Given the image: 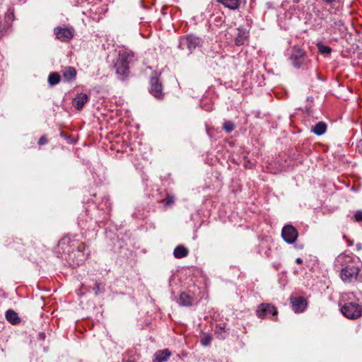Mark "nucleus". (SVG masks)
<instances>
[{"label":"nucleus","instance_id":"1","mask_svg":"<svg viewBox=\"0 0 362 362\" xmlns=\"http://www.w3.org/2000/svg\"><path fill=\"white\" fill-rule=\"evenodd\" d=\"M362 266L360 259L355 255L340 254L334 261V268L339 272L343 282L348 284L356 281Z\"/></svg>","mask_w":362,"mask_h":362},{"label":"nucleus","instance_id":"2","mask_svg":"<svg viewBox=\"0 0 362 362\" xmlns=\"http://www.w3.org/2000/svg\"><path fill=\"white\" fill-rule=\"evenodd\" d=\"M133 55L127 52L119 53V58L115 63L116 73L122 77L127 76L129 64L132 61Z\"/></svg>","mask_w":362,"mask_h":362},{"label":"nucleus","instance_id":"3","mask_svg":"<svg viewBox=\"0 0 362 362\" xmlns=\"http://www.w3.org/2000/svg\"><path fill=\"white\" fill-rule=\"evenodd\" d=\"M202 43V40L199 37L192 34L187 35L180 38L178 48L182 50L188 49V54H190L197 47H200Z\"/></svg>","mask_w":362,"mask_h":362},{"label":"nucleus","instance_id":"4","mask_svg":"<svg viewBox=\"0 0 362 362\" xmlns=\"http://www.w3.org/2000/svg\"><path fill=\"white\" fill-rule=\"evenodd\" d=\"M340 306L341 313L349 319H357L362 315V308L358 303L347 302Z\"/></svg>","mask_w":362,"mask_h":362},{"label":"nucleus","instance_id":"5","mask_svg":"<svg viewBox=\"0 0 362 362\" xmlns=\"http://www.w3.org/2000/svg\"><path fill=\"white\" fill-rule=\"evenodd\" d=\"M305 53L303 49L297 46L293 47L290 56L292 65L295 68L299 69L305 62Z\"/></svg>","mask_w":362,"mask_h":362},{"label":"nucleus","instance_id":"6","mask_svg":"<svg viewBox=\"0 0 362 362\" xmlns=\"http://www.w3.org/2000/svg\"><path fill=\"white\" fill-rule=\"evenodd\" d=\"M276 314V308L270 303H262L256 310V315L261 319L267 317L269 315L275 316Z\"/></svg>","mask_w":362,"mask_h":362},{"label":"nucleus","instance_id":"7","mask_svg":"<svg viewBox=\"0 0 362 362\" xmlns=\"http://www.w3.org/2000/svg\"><path fill=\"white\" fill-rule=\"evenodd\" d=\"M298 233L295 227L291 225L285 226L281 230V236L285 242L292 244L297 240Z\"/></svg>","mask_w":362,"mask_h":362},{"label":"nucleus","instance_id":"8","mask_svg":"<svg viewBox=\"0 0 362 362\" xmlns=\"http://www.w3.org/2000/svg\"><path fill=\"white\" fill-rule=\"evenodd\" d=\"M56 37L62 42L71 40L74 35V30L71 28L57 27L54 30Z\"/></svg>","mask_w":362,"mask_h":362},{"label":"nucleus","instance_id":"9","mask_svg":"<svg viewBox=\"0 0 362 362\" xmlns=\"http://www.w3.org/2000/svg\"><path fill=\"white\" fill-rule=\"evenodd\" d=\"M150 93L157 98H162L163 96L162 85L157 76H152L150 79Z\"/></svg>","mask_w":362,"mask_h":362},{"label":"nucleus","instance_id":"10","mask_svg":"<svg viewBox=\"0 0 362 362\" xmlns=\"http://www.w3.org/2000/svg\"><path fill=\"white\" fill-rule=\"evenodd\" d=\"M291 303L292 310L295 313H302L307 306L306 300L303 297H291Z\"/></svg>","mask_w":362,"mask_h":362},{"label":"nucleus","instance_id":"11","mask_svg":"<svg viewBox=\"0 0 362 362\" xmlns=\"http://www.w3.org/2000/svg\"><path fill=\"white\" fill-rule=\"evenodd\" d=\"M88 96L86 93H81L76 95L73 100V106L76 110H81L84 105L88 102Z\"/></svg>","mask_w":362,"mask_h":362},{"label":"nucleus","instance_id":"12","mask_svg":"<svg viewBox=\"0 0 362 362\" xmlns=\"http://www.w3.org/2000/svg\"><path fill=\"white\" fill-rule=\"evenodd\" d=\"M171 353L168 349L160 350L155 353L153 362H165L170 356Z\"/></svg>","mask_w":362,"mask_h":362},{"label":"nucleus","instance_id":"13","mask_svg":"<svg viewBox=\"0 0 362 362\" xmlns=\"http://www.w3.org/2000/svg\"><path fill=\"white\" fill-rule=\"evenodd\" d=\"M62 76L65 81H71L76 78V71L72 66H66L62 70Z\"/></svg>","mask_w":362,"mask_h":362},{"label":"nucleus","instance_id":"14","mask_svg":"<svg viewBox=\"0 0 362 362\" xmlns=\"http://www.w3.org/2000/svg\"><path fill=\"white\" fill-rule=\"evenodd\" d=\"M327 130V124L324 122H317L312 127L311 131L316 135L320 136L325 133Z\"/></svg>","mask_w":362,"mask_h":362},{"label":"nucleus","instance_id":"15","mask_svg":"<svg viewBox=\"0 0 362 362\" xmlns=\"http://www.w3.org/2000/svg\"><path fill=\"white\" fill-rule=\"evenodd\" d=\"M188 253L189 250L182 245L177 246L173 251V255L178 259L187 257Z\"/></svg>","mask_w":362,"mask_h":362},{"label":"nucleus","instance_id":"16","mask_svg":"<svg viewBox=\"0 0 362 362\" xmlns=\"http://www.w3.org/2000/svg\"><path fill=\"white\" fill-rule=\"evenodd\" d=\"M192 298L185 292L180 295L178 303L182 306H190L192 304Z\"/></svg>","mask_w":362,"mask_h":362},{"label":"nucleus","instance_id":"17","mask_svg":"<svg viewBox=\"0 0 362 362\" xmlns=\"http://www.w3.org/2000/svg\"><path fill=\"white\" fill-rule=\"evenodd\" d=\"M6 318L12 325H16L21 321L18 314L13 310H8L6 311Z\"/></svg>","mask_w":362,"mask_h":362},{"label":"nucleus","instance_id":"18","mask_svg":"<svg viewBox=\"0 0 362 362\" xmlns=\"http://www.w3.org/2000/svg\"><path fill=\"white\" fill-rule=\"evenodd\" d=\"M218 1L231 10L237 9L240 6V0H218Z\"/></svg>","mask_w":362,"mask_h":362},{"label":"nucleus","instance_id":"19","mask_svg":"<svg viewBox=\"0 0 362 362\" xmlns=\"http://www.w3.org/2000/svg\"><path fill=\"white\" fill-rule=\"evenodd\" d=\"M60 81V76L57 72L51 73L48 77V82L49 85L54 86Z\"/></svg>","mask_w":362,"mask_h":362},{"label":"nucleus","instance_id":"20","mask_svg":"<svg viewBox=\"0 0 362 362\" xmlns=\"http://www.w3.org/2000/svg\"><path fill=\"white\" fill-rule=\"evenodd\" d=\"M317 47L319 50V52L321 53V54H330L331 52H332V49L331 47H329V46H327L325 45H324L323 43L322 42H319L317 44Z\"/></svg>","mask_w":362,"mask_h":362},{"label":"nucleus","instance_id":"21","mask_svg":"<svg viewBox=\"0 0 362 362\" xmlns=\"http://www.w3.org/2000/svg\"><path fill=\"white\" fill-rule=\"evenodd\" d=\"M223 130L227 133H230L235 129V124L231 121H226L223 124Z\"/></svg>","mask_w":362,"mask_h":362},{"label":"nucleus","instance_id":"22","mask_svg":"<svg viewBox=\"0 0 362 362\" xmlns=\"http://www.w3.org/2000/svg\"><path fill=\"white\" fill-rule=\"evenodd\" d=\"M160 202L164 203L165 206H170L175 202V197L171 194H167V197L164 199H162Z\"/></svg>","mask_w":362,"mask_h":362},{"label":"nucleus","instance_id":"23","mask_svg":"<svg viewBox=\"0 0 362 362\" xmlns=\"http://www.w3.org/2000/svg\"><path fill=\"white\" fill-rule=\"evenodd\" d=\"M331 21L332 22L331 26L334 28L339 29V30H341V28L344 26L343 21L339 18L336 19L335 18H331Z\"/></svg>","mask_w":362,"mask_h":362},{"label":"nucleus","instance_id":"24","mask_svg":"<svg viewBox=\"0 0 362 362\" xmlns=\"http://www.w3.org/2000/svg\"><path fill=\"white\" fill-rule=\"evenodd\" d=\"M215 332L217 335V337L220 339H225L226 337V332L223 327H217Z\"/></svg>","mask_w":362,"mask_h":362},{"label":"nucleus","instance_id":"25","mask_svg":"<svg viewBox=\"0 0 362 362\" xmlns=\"http://www.w3.org/2000/svg\"><path fill=\"white\" fill-rule=\"evenodd\" d=\"M211 336H205L204 337L202 338L201 339V344L204 346H209L211 344Z\"/></svg>","mask_w":362,"mask_h":362},{"label":"nucleus","instance_id":"26","mask_svg":"<svg viewBox=\"0 0 362 362\" xmlns=\"http://www.w3.org/2000/svg\"><path fill=\"white\" fill-rule=\"evenodd\" d=\"M354 218H355V221H362V211L361 210H358V211H356L355 214H354Z\"/></svg>","mask_w":362,"mask_h":362},{"label":"nucleus","instance_id":"27","mask_svg":"<svg viewBox=\"0 0 362 362\" xmlns=\"http://www.w3.org/2000/svg\"><path fill=\"white\" fill-rule=\"evenodd\" d=\"M47 143V139L45 136H42L38 141V144L40 145H44Z\"/></svg>","mask_w":362,"mask_h":362},{"label":"nucleus","instance_id":"28","mask_svg":"<svg viewBox=\"0 0 362 362\" xmlns=\"http://www.w3.org/2000/svg\"><path fill=\"white\" fill-rule=\"evenodd\" d=\"M93 290L95 291V294H96V295H98L99 293H100V292H101V291H100V284H98V283H96V284H95V286H94V288H93Z\"/></svg>","mask_w":362,"mask_h":362},{"label":"nucleus","instance_id":"29","mask_svg":"<svg viewBox=\"0 0 362 362\" xmlns=\"http://www.w3.org/2000/svg\"><path fill=\"white\" fill-rule=\"evenodd\" d=\"M6 18H8V20H13L14 18L13 12H8Z\"/></svg>","mask_w":362,"mask_h":362},{"label":"nucleus","instance_id":"30","mask_svg":"<svg viewBox=\"0 0 362 362\" xmlns=\"http://www.w3.org/2000/svg\"><path fill=\"white\" fill-rule=\"evenodd\" d=\"M243 43V40H242V38H240V37H237V38L235 39V45H242Z\"/></svg>","mask_w":362,"mask_h":362},{"label":"nucleus","instance_id":"31","mask_svg":"<svg viewBox=\"0 0 362 362\" xmlns=\"http://www.w3.org/2000/svg\"><path fill=\"white\" fill-rule=\"evenodd\" d=\"M5 28L0 24V37H1L4 35Z\"/></svg>","mask_w":362,"mask_h":362},{"label":"nucleus","instance_id":"32","mask_svg":"<svg viewBox=\"0 0 362 362\" xmlns=\"http://www.w3.org/2000/svg\"><path fill=\"white\" fill-rule=\"evenodd\" d=\"M296 262L297 264H301V263L303 262V260H302V259H301V258L298 257V258L296 259Z\"/></svg>","mask_w":362,"mask_h":362},{"label":"nucleus","instance_id":"33","mask_svg":"<svg viewBox=\"0 0 362 362\" xmlns=\"http://www.w3.org/2000/svg\"><path fill=\"white\" fill-rule=\"evenodd\" d=\"M322 1L327 4H332V2L335 1L336 0H322Z\"/></svg>","mask_w":362,"mask_h":362}]
</instances>
